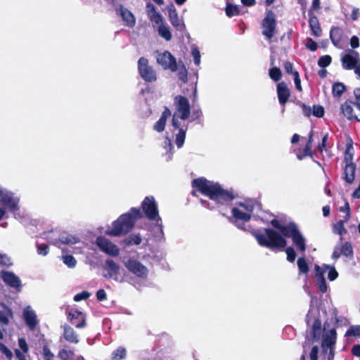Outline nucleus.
Here are the masks:
<instances>
[{
	"mask_svg": "<svg viewBox=\"0 0 360 360\" xmlns=\"http://www.w3.org/2000/svg\"><path fill=\"white\" fill-rule=\"evenodd\" d=\"M271 224L280 232L272 229H264V233L256 230L251 233L259 245L271 250H282L285 248L287 241L285 237L291 238L298 231L297 225L293 222L284 225L278 219H274L271 221Z\"/></svg>",
	"mask_w": 360,
	"mask_h": 360,
	"instance_id": "1",
	"label": "nucleus"
},
{
	"mask_svg": "<svg viewBox=\"0 0 360 360\" xmlns=\"http://www.w3.org/2000/svg\"><path fill=\"white\" fill-rule=\"evenodd\" d=\"M297 263L300 273H301V274L308 273L309 266H308V264L304 257H299Z\"/></svg>",
	"mask_w": 360,
	"mask_h": 360,
	"instance_id": "40",
	"label": "nucleus"
},
{
	"mask_svg": "<svg viewBox=\"0 0 360 360\" xmlns=\"http://www.w3.org/2000/svg\"><path fill=\"white\" fill-rule=\"evenodd\" d=\"M0 264L5 266H10L11 265V262L6 255L0 254Z\"/></svg>",
	"mask_w": 360,
	"mask_h": 360,
	"instance_id": "60",
	"label": "nucleus"
},
{
	"mask_svg": "<svg viewBox=\"0 0 360 360\" xmlns=\"http://www.w3.org/2000/svg\"><path fill=\"white\" fill-rule=\"evenodd\" d=\"M341 255L352 258L353 257V248L349 242L338 244L334 248L331 258L337 260Z\"/></svg>",
	"mask_w": 360,
	"mask_h": 360,
	"instance_id": "12",
	"label": "nucleus"
},
{
	"mask_svg": "<svg viewBox=\"0 0 360 360\" xmlns=\"http://www.w3.org/2000/svg\"><path fill=\"white\" fill-rule=\"evenodd\" d=\"M359 60V54L356 51H349V53L345 54L342 58V65L345 70H352L358 66Z\"/></svg>",
	"mask_w": 360,
	"mask_h": 360,
	"instance_id": "14",
	"label": "nucleus"
},
{
	"mask_svg": "<svg viewBox=\"0 0 360 360\" xmlns=\"http://www.w3.org/2000/svg\"><path fill=\"white\" fill-rule=\"evenodd\" d=\"M96 297L99 301L105 300L107 297L105 291L103 289L98 290L96 292Z\"/></svg>",
	"mask_w": 360,
	"mask_h": 360,
	"instance_id": "63",
	"label": "nucleus"
},
{
	"mask_svg": "<svg viewBox=\"0 0 360 360\" xmlns=\"http://www.w3.org/2000/svg\"><path fill=\"white\" fill-rule=\"evenodd\" d=\"M126 355V350L123 347H120L117 349L112 353V360H120L124 357Z\"/></svg>",
	"mask_w": 360,
	"mask_h": 360,
	"instance_id": "48",
	"label": "nucleus"
},
{
	"mask_svg": "<svg viewBox=\"0 0 360 360\" xmlns=\"http://www.w3.org/2000/svg\"><path fill=\"white\" fill-rule=\"evenodd\" d=\"M324 268L326 269H329V271L328 274V278L330 281H334L338 278V274L334 266H330L329 265H325Z\"/></svg>",
	"mask_w": 360,
	"mask_h": 360,
	"instance_id": "49",
	"label": "nucleus"
},
{
	"mask_svg": "<svg viewBox=\"0 0 360 360\" xmlns=\"http://www.w3.org/2000/svg\"><path fill=\"white\" fill-rule=\"evenodd\" d=\"M340 110L348 120H355L360 122V106L352 101H346L340 106Z\"/></svg>",
	"mask_w": 360,
	"mask_h": 360,
	"instance_id": "9",
	"label": "nucleus"
},
{
	"mask_svg": "<svg viewBox=\"0 0 360 360\" xmlns=\"http://www.w3.org/2000/svg\"><path fill=\"white\" fill-rule=\"evenodd\" d=\"M145 216L150 221H156L161 234H163L162 219L159 215L158 204L153 196H147L141 203Z\"/></svg>",
	"mask_w": 360,
	"mask_h": 360,
	"instance_id": "4",
	"label": "nucleus"
},
{
	"mask_svg": "<svg viewBox=\"0 0 360 360\" xmlns=\"http://www.w3.org/2000/svg\"><path fill=\"white\" fill-rule=\"evenodd\" d=\"M156 60L157 63L164 69H169L173 72L177 70L176 58L169 51L158 53Z\"/></svg>",
	"mask_w": 360,
	"mask_h": 360,
	"instance_id": "10",
	"label": "nucleus"
},
{
	"mask_svg": "<svg viewBox=\"0 0 360 360\" xmlns=\"http://www.w3.org/2000/svg\"><path fill=\"white\" fill-rule=\"evenodd\" d=\"M138 70L141 78L146 82L156 81L157 75L154 69L149 65L148 60L141 57L138 60Z\"/></svg>",
	"mask_w": 360,
	"mask_h": 360,
	"instance_id": "6",
	"label": "nucleus"
},
{
	"mask_svg": "<svg viewBox=\"0 0 360 360\" xmlns=\"http://www.w3.org/2000/svg\"><path fill=\"white\" fill-rule=\"evenodd\" d=\"M149 19L156 25H161L164 23L162 16L158 12H153L148 15Z\"/></svg>",
	"mask_w": 360,
	"mask_h": 360,
	"instance_id": "44",
	"label": "nucleus"
},
{
	"mask_svg": "<svg viewBox=\"0 0 360 360\" xmlns=\"http://www.w3.org/2000/svg\"><path fill=\"white\" fill-rule=\"evenodd\" d=\"M141 240L142 239L140 235L131 234L127 238H125L124 243H125L126 245H131L133 244L139 245L141 243Z\"/></svg>",
	"mask_w": 360,
	"mask_h": 360,
	"instance_id": "36",
	"label": "nucleus"
},
{
	"mask_svg": "<svg viewBox=\"0 0 360 360\" xmlns=\"http://www.w3.org/2000/svg\"><path fill=\"white\" fill-rule=\"evenodd\" d=\"M277 94L280 104L284 105L288 101L290 95L288 85L284 82L278 84Z\"/></svg>",
	"mask_w": 360,
	"mask_h": 360,
	"instance_id": "21",
	"label": "nucleus"
},
{
	"mask_svg": "<svg viewBox=\"0 0 360 360\" xmlns=\"http://www.w3.org/2000/svg\"><path fill=\"white\" fill-rule=\"evenodd\" d=\"M120 15L123 20L126 22L127 26L133 27L135 25V18L134 15L131 13V12L129 11L128 9L121 6Z\"/></svg>",
	"mask_w": 360,
	"mask_h": 360,
	"instance_id": "29",
	"label": "nucleus"
},
{
	"mask_svg": "<svg viewBox=\"0 0 360 360\" xmlns=\"http://www.w3.org/2000/svg\"><path fill=\"white\" fill-rule=\"evenodd\" d=\"M125 266L132 274L145 278L148 275V269L136 259H129L125 262Z\"/></svg>",
	"mask_w": 360,
	"mask_h": 360,
	"instance_id": "11",
	"label": "nucleus"
},
{
	"mask_svg": "<svg viewBox=\"0 0 360 360\" xmlns=\"http://www.w3.org/2000/svg\"><path fill=\"white\" fill-rule=\"evenodd\" d=\"M352 150H353V147L352 145L347 146V148L345 151V156H344V162L345 163V165L354 164L352 162V160H353V153L352 152Z\"/></svg>",
	"mask_w": 360,
	"mask_h": 360,
	"instance_id": "38",
	"label": "nucleus"
},
{
	"mask_svg": "<svg viewBox=\"0 0 360 360\" xmlns=\"http://www.w3.org/2000/svg\"><path fill=\"white\" fill-rule=\"evenodd\" d=\"M13 317V312L8 307H5L4 310H0V323L2 325H7L8 323V319Z\"/></svg>",
	"mask_w": 360,
	"mask_h": 360,
	"instance_id": "34",
	"label": "nucleus"
},
{
	"mask_svg": "<svg viewBox=\"0 0 360 360\" xmlns=\"http://www.w3.org/2000/svg\"><path fill=\"white\" fill-rule=\"evenodd\" d=\"M105 269L108 271V273L103 275L104 277L112 278L116 281L118 280L117 275L120 271V266L117 263H115L112 259H107L105 261Z\"/></svg>",
	"mask_w": 360,
	"mask_h": 360,
	"instance_id": "19",
	"label": "nucleus"
},
{
	"mask_svg": "<svg viewBox=\"0 0 360 360\" xmlns=\"http://www.w3.org/2000/svg\"><path fill=\"white\" fill-rule=\"evenodd\" d=\"M0 351L6 355L8 359L13 357L12 352L1 342H0Z\"/></svg>",
	"mask_w": 360,
	"mask_h": 360,
	"instance_id": "58",
	"label": "nucleus"
},
{
	"mask_svg": "<svg viewBox=\"0 0 360 360\" xmlns=\"http://www.w3.org/2000/svg\"><path fill=\"white\" fill-rule=\"evenodd\" d=\"M191 54L193 58L194 63L196 65H199L200 63V51L196 47L192 48Z\"/></svg>",
	"mask_w": 360,
	"mask_h": 360,
	"instance_id": "52",
	"label": "nucleus"
},
{
	"mask_svg": "<svg viewBox=\"0 0 360 360\" xmlns=\"http://www.w3.org/2000/svg\"><path fill=\"white\" fill-rule=\"evenodd\" d=\"M285 252L287 255V260L290 262H293L296 257V253L293 248L288 247L285 250Z\"/></svg>",
	"mask_w": 360,
	"mask_h": 360,
	"instance_id": "51",
	"label": "nucleus"
},
{
	"mask_svg": "<svg viewBox=\"0 0 360 360\" xmlns=\"http://www.w3.org/2000/svg\"><path fill=\"white\" fill-rule=\"evenodd\" d=\"M63 328V338L70 343L77 344L79 342L78 335L70 326L65 324Z\"/></svg>",
	"mask_w": 360,
	"mask_h": 360,
	"instance_id": "22",
	"label": "nucleus"
},
{
	"mask_svg": "<svg viewBox=\"0 0 360 360\" xmlns=\"http://www.w3.org/2000/svg\"><path fill=\"white\" fill-rule=\"evenodd\" d=\"M355 171H356V165L350 164L345 165L344 168V174L345 181L348 184H352L354 180L355 176Z\"/></svg>",
	"mask_w": 360,
	"mask_h": 360,
	"instance_id": "28",
	"label": "nucleus"
},
{
	"mask_svg": "<svg viewBox=\"0 0 360 360\" xmlns=\"http://www.w3.org/2000/svg\"><path fill=\"white\" fill-rule=\"evenodd\" d=\"M19 199L13 196V193L0 188V203L9 211L15 212L19 210Z\"/></svg>",
	"mask_w": 360,
	"mask_h": 360,
	"instance_id": "8",
	"label": "nucleus"
},
{
	"mask_svg": "<svg viewBox=\"0 0 360 360\" xmlns=\"http://www.w3.org/2000/svg\"><path fill=\"white\" fill-rule=\"evenodd\" d=\"M68 320L77 328H82L86 326L85 315L77 309H72L68 312Z\"/></svg>",
	"mask_w": 360,
	"mask_h": 360,
	"instance_id": "16",
	"label": "nucleus"
},
{
	"mask_svg": "<svg viewBox=\"0 0 360 360\" xmlns=\"http://www.w3.org/2000/svg\"><path fill=\"white\" fill-rule=\"evenodd\" d=\"M23 319L31 330H33L39 323L35 311L30 306L24 309Z\"/></svg>",
	"mask_w": 360,
	"mask_h": 360,
	"instance_id": "18",
	"label": "nucleus"
},
{
	"mask_svg": "<svg viewBox=\"0 0 360 360\" xmlns=\"http://www.w3.org/2000/svg\"><path fill=\"white\" fill-rule=\"evenodd\" d=\"M186 137V131L183 129H180L179 134L176 135V144L178 148L182 147V146L184 143Z\"/></svg>",
	"mask_w": 360,
	"mask_h": 360,
	"instance_id": "45",
	"label": "nucleus"
},
{
	"mask_svg": "<svg viewBox=\"0 0 360 360\" xmlns=\"http://www.w3.org/2000/svg\"><path fill=\"white\" fill-rule=\"evenodd\" d=\"M291 238L300 252H304L306 250L305 238L299 230L292 236Z\"/></svg>",
	"mask_w": 360,
	"mask_h": 360,
	"instance_id": "27",
	"label": "nucleus"
},
{
	"mask_svg": "<svg viewBox=\"0 0 360 360\" xmlns=\"http://www.w3.org/2000/svg\"><path fill=\"white\" fill-rule=\"evenodd\" d=\"M269 76L275 82H278L281 78V70L280 68L274 67L269 70Z\"/></svg>",
	"mask_w": 360,
	"mask_h": 360,
	"instance_id": "43",
	"label": "nucleus"
},
{
	"mask_svg": "<svg viewBox=\"0 0 360 360\" xmlns=\"http://www.w3.org/2000/svg\"><path fill=\"white\" fill-rule=\"evenodd\" d=\"M318 352L319 347L317 346H314L310 352L309 356L311 360H318Z\"/></svg>",
	"mask_w": 360,
	"mask_h": 360,
	"instance_id": "62",
	"label": "nucleus"
},
{
	"mask_svg": "<svg viewBox=\"0 0 360 360\" xmlns=\"http://www.w3.org/2000/svg\"><path fill=\"white\" fill-rule=\"evenodd\" d=\"M331 57L329 55H325L320 57L318 60V65L321 68H326L331 63Z\"/></svg>",
	"mask_w": 360,
	"mask_h": 360,
	"instance_id": "46",
	"label": "nucleus"
},
{
	"mask_svg": "<svg viewBox=\"0 0 360 360\" xmlns=\"http://www.w3.org/2000/svg\"><path fill=\"white\" fill-rule=\"evenodd\" d=\"M276 27V15L272 11H268L262 22V34L266 39H271L275 35Z\"/></svg>",
	"mask_w": 360,
	"mask_h": 360,
	"instance_id": "5",
	"label": "nucleus"
},
{
	"mask_svg": "<svg viewBox=\"0 0 360 360\" xmlns=\"http://www.w3.org/2000/svg\"><path fill=\"white\" fill-rule=\"evenodd\" d=\"M300 105L302 109V112L305 116L309 117L312 114V110L310 106H308L302 103H300Z\"/></svg>",
	"mask_w": 360,
	"mask_h": 360,
	"instance_id": "59",
	"label": "nucleus"
},
{
	"mask_svg": "<svg viewBox=\"0 0 360 360\" xmlns=\"http://www.w3.org/2000/svg\"><path fill=\"white\" fill-rule=\"evenodd\" d=\"M174 105L176 111L174 114H177L178 117L181 120L188 118L191 113V107L188 100L182 96H176L174 98Z\"/></svg>",
	"mask_w": 360,
	"mask_h": 360,
	"instance_id": "7",
	"label": "nucleus"
},
{
	"mask_svg": "<svg viewBox=\"0 0 360 360\" xmlns=\"http://www.w3.org/2000/svg\"><path fill=\"white\" fill-rule=\"evenodd\" d=\"M306 46L308 49H309L311 51H315L317 49L316 43L310 38L307 39Z\"/></svg>",
	"mask_w": 360,
	"mask_h": 360,
	"instance_id": "61",
	"label": "nucleus"
},
{
	"mask_svg": "<svg viewBox=\"0 0 360 360\" xmlns=\"http://www.w3.org/2000/svg\"><path fill=\"white\" fill-rule=\"evenodd\" d=\"M321 323L319 320H316L312 326V337L314 339L316 340L319 338L321 333Z\"/></svg>",
	"mask_w": 360,
	"mask_h": 360,
	"instance_id": "41",
	"label": "nucleus"
},
{
	"mask_svg": "<svg viewBox=\"0 0 360 360\" xmlns=\"http://www.w3.org/2000/svg\"><path fill=\"white\" fill-rule=\"evenodd\" d=\"M63 262L70 268H74L77 264V261L72 255H65L63 257Z\"/></svg>",
	"mask_w": 360,
	"mask_h": 360,
	"instance_id": "47",
	"label": "nucleus"
},
{
	"mask_svg": "<svg viewBox=\"0 0 360 360\" xmlns=\"http://www.w3.org/2000/svg\"><path fill=\"white\" fill-rule=\"evenodd\" d=\"M37 253L45 256L49 252V246L46 244H37Z\"/></svg>",
	"mask_w": 360,
	"mask_h": 360,
	"instance_id": "57",
	"label": "nucleus"
},
{
	"mask_svg": "<svg viewBox=\"0 0 360 360\" xmlns=\"http://www.w3.org/2000/svg\"><path fill=\"white\" fill-rule=\"evenodd\" d=\"M58 356L60 360H72L75 356V353L72 350L64 347L59 350Z\"/></svg>",
	"mask_w": 360,
	"mask_h": 360,
	"instance_id": "35",
	"label": "nucleus"
},
{
	"mask_svg": "<svg viewBox=\"0 0 360 360\" xmlns=\"http://www.w3.org/2000/svg\"><path fill=\"white\" fill-rule=\"evenodd\" d=\"M171 115L170 110L165 107L162 112L160 118L155 122L153 126L154 130L158 132H162L164 131L167 118Z\"/></svg>",
	"mask_w": 360,
	"mask_h": 360,
	"instance_id": "24",
	"label": "nucleus"
},
{
	"mask_svg": "<svg viewBox=\"0 0 360 360\" xmlns=\"http://www.w3.org/2000/svg\"><path fill=\"white\" fill-rule=\"evenodd\" d=\"M309 24L313 34L316 37H320L322 30L319 24V19L313 13V11H309Z\"/></svg>",
	"mask_w": 360,
	"mask_h": 360,
	"instance_id": "25",
	"label": "nucleus"
},
{
	"mask_svg": "<svg viewBox=\"0 0 360 360\" xmlns=\"http://www.w3.org/2000/svg\"><path fill=\"white\" fill-rule=\"evenodd\" d=\"M315 270L319 289L321 292H326L328 288L326 281L323 276L326 270L321 269L319 265L315 266Z\"/></svg>",
	"mask_w": 360,
	"mask_h": 360,
	"instance_id": "23",
	"label": "nucleus"
},
{
	"mask_svg": "<svg viewBox=\"0 0 360 360\" xmlns=\"http://www.w3.org/2000/svg\"><path fill=\"white\" fill-rule=\"evenodd\" d=\"M1 274L3 281L10 287L16 288L20 286V278L13 272L2 271Z\"/></svg>",
	"mask_w": 360,
	"mask_h": 360,
	"instance_id": "20",
	"label": "nucleus"
},
{
	"mask_svg": "<svg viewBox=\"0 0 360 360\" xmlns=\"http://www.w3.org/2000/svg\"><path fill=\"white\" fill-rule=\"evenodd\" d=\"M58 240L66 245L76 244L79 241V238L70 234H63L58 238Z\"/></svg>",
	"mask_w": 360,
	"mask_h": 360,
	"instance_id": "31",
	"label": "nucleus"
},
{
	"mask_svg": "<svg viewBox=\"0 0 360 360\" xmlns=\"http://www.w3.org/2000/svg\"><path fill=\"white\" fill-rule=\"evenodd\" d=\"M336 330L335 328L330 329L328 332L324 333L322 337V348L324 353H327L328 349L334 348L336 342Z\"/></svg>",
	"mask_w": 360,
	"mask_h": 360,
	"instance_id": "17",
	"label": "nucleus"
},
{
	"mask_svg": "<svg viewBox=\"0 0 360 360\" xmlns=\"http://www.w3.org/2000/svg\"><path fill=\"white\" fill-rule=\"evenodd\" d=\"M340 211L346 213V216L345 217V221H348L350 219V207L349 204L347 200L345 201L344 206L340 207Z\"/></svg>",
	"mask_w": 360,
	"mask_h": 360,
	"instance_id": "53",
	"label": "nucleus"
},
{
	"mask_svg": "<svg viewBox=\"0 0 360 360\" xmlns=\"http://www.w3.org/2000/svg\"><path fill=\"white\" fill-rule=\"evenodd\" d=\"M158 34L165 39L166 41H169L172 39V33L169 30V27L163 23L158 27Z\"/></svg>",
	"mask_w": 360,
	"mask_h": 360,
	"instance_id": "30",
	"label": "nucleus"
},
{
	"mask_svg": "<svg viewBox=\"0 0 360 360\" xmlns=\"http://www.w3.org/2000/svg\"><path fill=\"white\" fill-rule=\"evenodd\" d=\"M43 356L45 360H53L54 354L51 352L47 345L43 347Z\"/></svg>",
	"mask_w": 360,
	"mask_h": 360,
	"instance_id": "54",
	"label": "nucleus"
},
{
	"mask_svg": "<svg viewBox=\"0 0 360 360\" xmlns=\"http://www.w3.org/2000/svg\"><path fill=\"white\" fill-rule=\"evenodd\" d=\"M169 19L172 26L179 32H184L186 30V25L184 19L178 15L177 11L173 4L167 7Z\"/></svg>",
	"mask_w": 360,
	"mask_h": 360,
	"instance_id": "13",
	"label": "nucleus"
},
{
	"mask_svg": "<svg viewBox=\"0 0 360 360\" xmlns=\"http://www.w3.org/2000/svg\"><path fill=\"white\" fill-rule=\"evenodd\" d=\"M312 114L316 117H322L324 115V108L321 105H314Z\"/></svg>",
	"mask_w": 360,
	"mask_h": 360,
	"instance_id": "50",
	"label": "nucleus"
},
{
	"mask_svg": "<svg viewBox=\"0 0 360 360\" xmlns=\"http://www.w3.org/2000/svg\"><path fill=\"white\" fill-rule=\"evenodd\" d=\"M347 337H359L360 336V326H352L349 328L345 333Z\"/></svg>",
	"mask_w": 360,
	"mask_h": 360,
	"instance_id": "42",
	"label": "nucleus"
},
{
	"mask_svg": "<svg viewBox=\"0 0 360 360\" xmlns=\"http://www.w3.org/2000/svg\"><path fill=\"white\" fill-rule=\"evenodd\" d=\"M345 90L346 86L343 83L335 82L332 87V94L335 98H340Z\"/></svg>",
	"mask_w": 360,
	"mask_h": 360,
	"instance_id": "32",
	"label": "nucleus"
},
{
	"mask_svg": "<svg viewBox=\"0 0 360 360\" xmlns=\"http://www.w3.org/2000/svg\"><path fill=\"white\" fill-rule=\"evenodd\" d=\"M226 14L230 18L238 15V6L236 5H233L231 4H227L226 7Z\"/></svg>",
	"mask_w": 360,
	"mask_h": 360,
	"instance_id": "39",
	"label": "nucleus"
},
{
	"mask_svg": "<svg viewBox=\"0 0 360 360\" xmlns=\"http://www.w3.org/2000/svg\"><path fill=\"white\" fill-rule=\"evenodd\" d=\"M91 294L87 291H82L80 293H78L75 295L74 300L76 302H79L83 300H86L90 297Z\"/></svg>",
	"mask_w": 360,
	"mask_h": 360,
	"instance_id": "56",
	"label": "nucleus"
},
{
	"mask_svg": "<svg viewBox=\"0 0 360 360\" xmlns=\"http://www.w3.org/2000/svg\"><path fill=\"white\" fill-rule=\"evenodd\" d=\"M354 95L355 101L353 103L360 106V88H356L354 90Z\"/></svg>",
	"mask_w": 360,
	"mask_h": 360,
	"instance_id": "64",
	"label": "nucleus"
},
{
	"mask_svg": "<svg viewBox=\"0 0 360 360\" xmlns=\"http://www.w3.org/2000/svg\"><path fill=\"white\" fill-rule=\"evenodd\" d=\"M141 217L140 209L131 208L130 212L122 214L112 224V229L107 231L110 236H119L127 233L134 226L136 219Z\"/></svg>",
	"mask_w": 360,
	"mask_h": 360,
	"instance_id": "3",
	"label": "nucleus"
},
{
	"mask_svg": "<svg viewBox=\"0 0 360 360\" xmlns=\"http://www.w3.org/2000/svg\"><path fill=\"white\" fill-rule=\"evenodd\" d=\"M345 219L340 220L333 226V231L340 236H342L347 233V229L345 228L344 224Z\"/></svg>",
	"mask_w": 360,
	"mask_h": 360,
	"instance_id": "37",
	"label": "nucleus"
},
{
	"mask_svg": "<svg viewBox=\"0 0 360 360\" xmlns=\"http://www.w3.org/2000/svg\"><path fill=\"white\" fill-rule=\"evenodd\" d=\"M343 37V31L338 27H332L330 31V38L333 44L338 46Z\"/></svg>",
	"mask_w": 360,
	"mask_h": 360,
	"instance_id": "26",
	"label": "nucleus"
},
{
	"mask_svg": "<svg viewBox=\"0 0 360 360\" xmlns=\"http://www.w3.org/2000/svg\"><path fill=\"white\" fill-rule=\"evenodd\" d=\"M192 186L196 187L203 195L208 196L219 203H224L233 199L231 191L223 189L217 183L208 181L204 178H198L193 180Z\"/></svg>",
	"mask_w": 360,
	"mask_h": 360,
	"instance_id": "2",
	"label": "nucleus"
},
{
	"mask_svg": "<svg viewBox=\"0 0 360 360\" xmlns=\"http://www.w3.org/2000/svg\"><path fill=\"white\" fill-rule=\"evenodd\" d=\"M293 79L295 84L296 89L299 91H301L302 90V86H301V80L300 78L299 72L297 71H295L292 73Z\"/></svg>",
	"mask_w": 360,
	"mask_h": 360,
	"instance_id": "55",
	"label": "nucleus"
},
{
	"mask_svg": "<svg viewBox=\"0 0 360 360\" xmlns=\"http://www.w3.org/2000/svg\"><path fill=\"white\" fill-rule=\"evenodd\" d=\"M233 217L236 219H240L244 221H248L250 219V214L248 212H243L236 207H233L231 210Z\"/></svg>",
	"mask_w": 360,
	"mask_h": 360,
	"instance_id": "33",
	"label": "nucleus"
},
{
	"mask_svg": "<svg viewBox=\"0 0 360 360\" xmlns=\"http://www.w3.org/2000/svg\"><path fill=\"white\" fill-rule=\"evenodd\" d=\"M96 244L103 252L110 256H117L119 255L117 247L104 237L97 238Z\"/></svg>",
	"mask_w": 360,
	"mask_h": 360,
	"instance_id": "15",
	"label": "nucleus"
}]
</instances>
